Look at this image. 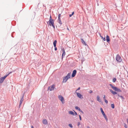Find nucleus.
<instances>
[{"mask_svg": "<svg viewBox=\"0 0 128 128\" xmlns=\"http://www.w3.org/2000/svg\"><path fill=\"white\" fill-rule=\"evenodd\" d=\"M79 117H80V120H81L82 118H81V117L80 116V115H79Z\"/></svg>", "mask_w": 128, "mask_h": 128, "instance_id": "obj_36", "label": "nucleus"}, {"mask_svg": "<svg viewBox=\"0 0 128 128\" xmlns=\"http://www.w3.org/2000/svg\"><path fill=\"white\" fill-rule=\"evenodd\" d=\"M103 99L104 100H106V98L105 95H104V96L103 97Z\"/></svg>", "mask_w": 128, "mask_h": 128, "instance_id": "obj_33", "label": "nucleus"}, {"mask_svg": "<svg viewBox=\"0 0 128 128\" xmlns=\"http://www.w3.org/2000/svg\"><path fill=\"white\" fill-rule=\"evenodd\" d=\"M97 100L99 102H101V100L100 99V96H97Z\"/></svg>", "mask_w": 128, "mask_h": 128, "instance_id": "obj_16", "label": "nucleus"}, {"mask_svg": "<svg viewBox=\"0 0 128 128\" xmlns=\"http://www.w3.org/2000/svg\"><path fill=\"white\" fill-rule=\"evenodd\" d=\"M75 108L76 109V110H78L80 112L83 113V112L82 111V110H81L80 109V108H79L77 106H76L75 107Z\"/></svg>", "mask_w": 128, "mask_h": 128, "instance_id": "obj_11", "label": "nucleus"}, {"mask_svg": "<svg viewBox=\"0 0 128 128\" xmlns=\"http://www.w3.org/2000/svg\"><path fill=\"white\" fill-rule=\"evenodd\" d=\"M76 94L78 98L81 99L82 98H83L82 95L80 93L76 92Z\"/></svg>", "mask_w": 128, "mask_h": 128, "instance_id": "obj_6", "label": "nucleus"}, {"mask_svg": "<svg viewBox=\"0 0 128 128\" xmlns=\"http://www.w3.org/2000/svg\"><path fill=\"white\" fill-rule=\"evenodd\" d=\"M76 70H73L72 73V77H74L76 74Z\"/></svg>", "mask_w": 128, "mask_h": 128, "instance_id": "obj_7", "label": "nucleus"}, {"mask_svg": "<svg viewBox=\"0 0 128 128\" xmlns=\"http://www.w3.org/2000/svg\"><path fill=\"white\" fill-rule=\"evenodd\" d=\"M81 42L82 43V44H84L85 46H86L87 45L86 44V43L84 41V40L82 39H81Z\"/></svg>", "mask_w": 128, "mask_h": 128, "instance_id": "obj_15", "label": "nucleus"}, {"mask_svg": "<svg viewBox=\"0 0 128 128\" xmlns=\"http://www.w3.org/2000/svg\"><path fill=\"white\" fill-rule=\"evenodd\" d=\"M100 36L101 38H102V39L104 41H105L106 40L105 38V37L104 38L102 36Z\"/></svg>", "mask_w": 128, "mask_h": 128, "instance_id": "obj_24", "label": "nucleus"}, {"mask_svg": "<svg viewBox=\"0 0 128 128\" xmlns=\"http://www.w3.org/2000/svg\"><path fill=\"white\" fill-rule=\"evenodd\" d=\"M75 112V114L76 115H77V113L76 112H75V111H74Z\"/></svg>", "mask_w": 128, "mask_h": 128, "instance_id": "obj_44", "label": "nucleus"}, {"mask_svg": "<svg viewBox=\"0 0 128 128\" xmlns=\"http://www.w3.org/2000/svg\"><path fill=\"white\" fill-rule=\"evenodd\" d=\"M55 47V48H54L55 50H57V48L56 47V46L55 47Z\"/></svg>", "mask_w": 128, "mask_h": 128, "instance_id": "obj_37", "label": "nucleus"}, {"mask_svg": "<svg viewBox=\"0 0 128 128\" xmlns=\"http://www.w3.org/2000/svg\"><path fill=\"white\" fill-rule=\"evenodd\" d=\"M23 98H24V96H23L22 97V98H21L20 99V102L19 106H20V105L21 104L22 102L23 101V100H24Z\"/></svg>", "mask_w": 128, "mask_h": 128, "instance_id": "obj_10", "label": "nucleus"}, {"mask_svg": "<svg viewBox=\"0 0 128 128\" xmlns=\"http://www.w3.org/2000/svg\"><path fill=\"white\" fill-rule=\"evenodd\" d=\"M57 41L56 40H55L53 42V44L54 47L56 46Z\"/></svg>", "mask_w": 128, "mask_h": 128, "instance_id": "obj_18", "label": "nucleus"}, {"mask_svg": "<svg viewBox=\"0 0 128 128\" xmlns=\"http://www.w3.org/2000/svg\"><path fill=\"white\" fill-rule=\"evenodd\" d=\"M42 122L43 123L45 124H46L48 123L47 121L46 120L44 119L42 120Z\"/></svg>", "mask_w": 128, "mask_h": 128, "instance_id": "obj_12", "label": "nucleus"}, {"mask_svg": "<svg viewBox=\"0 0 128 128\" xmlns=\"http://www.w3.org/2000/svg\"><path fill=\"white\" fill-rule=\"evenodd\" d=\"M68 78H66V76H65L63 78V80L62 82H66Z\"/></svg>", "mask_w": 128, "mask_h": 128, "instance_id": "obj_9", "label": "nucleus"}, {"mask_svg": "<svg viewBox=\"0 0 128 128\" xmlns=\"http://www.w3.org/2000/svg\"><path fill=\"white\" fill-rule=\"evenodd\" d=\"M106 104H107L108 103V102L107 100H104Z\"/></svg>", "mask_w": 128, "mask_h": 128, "instance_id": "obj_31", "label": "nucleus"}, {"mask_svg": "<svg viewBox=\"0 0 128 128\" xmlns=\"http://www.w3.org/2000/svg\"><path fill=\"white\" fill-rule=\"evenodd\" d=\"M101 112L103 116L105 114L103 111H102Z\"/></svg>", "mask_w": 128, "mask_h": 128, "instance_id": "obj_29", "label": "nucleus"}, {"mask_svg": "<svg viewBox=\"0 0 128 128\" xmlns=\"http://www.w3.org/2000/svg\"><path fill=\"white\" fill-rule=\"evenodd\" d=\"M80 124V122H78V126H79Z\"/></svg>", "mask_w": 128, "mask_h": 128, "instance_id": "obj_38", "label": "nucleus"}, {"mask_svg": "<svg viewBox=\"0 0 128 128\" xmlns=\"http://www.w3.org/2000/svg\"><path fill=\"white\" fill-rule=\"evenodd\" d=\"M110 86L112 87H112H113L114 86H113V85H112V84H110Z\"/></svg>", "mask_w": 128, "mask_h": 128, "instance_id": "obj_35", "label": "nucleus"}, {"mask_svg": "<svg viewBox=\"0 0 128 128\" xmlns=\"http://www.w3.org/2000/svg\"><path fill=\"white\" fill-rule=\"evenodd\" d=\"M100 109L101 112H102V111H103L102 108H100Z\"/></svg>", "mask_w": 128, "mask_h": 128, "instance_id": "obj_40", "label": "nucleus"}, {"mask_svg": "<svg viewBox=\"0 0 128 128\" xmlns=\"http://www.w3.org/2000/svg\"><path fill=\"white\" fill-rule=\"evenodd\" d=\"M31 128H34V127H33V126H31Z\"/></svg>", "mask_w": 128, "mask_h": 128, "instance_id": "obj_45", "label": "nucleus"}, {"mask_svg": "<svg viewBox=\"0 0 128 128\" xmlns=\"http://www.w3.org/2000/svg\"><path fill=\"white\" fill-rule=\"evenodd\" d=\"M106 40L107 42H108L110 41L109 37L107 35L106 36Z\"/></svg>", "mask_w": 128, "mask_h": 128, "instance_id": "obj_14", "label": "nucleus"}, {"mask_svg": "<svg viewBox=\"0 0 128 128\" xmlns=\"http://www.w3.org/2000/svg\"><path fill=\"white\" fill-rule=\"evenodd\" d=\"M112 88L114 90L116 91H118L120 92L121 91L120 89L118 88H117L116 87L114 86L113 87H112Z\"/></svg>", "mask_w": 128, "mask_h": 128, "instance_id": "obj_4", "label": "nucleus"}, {"mask_svg": "<svg viewBox=\"0 0 128 128\" xmlns=\"http://www.w3.org/2000/svg\"><path fill=\"white\" fill-rule=\"evenodd\" d=\"M70 73H68L67 75L66 76V78H67L68 79L70 78Z\"/></svg>", "mask_w": 128, "mask_h": 128, "instance_id": "obj_21", "label": "nucleus"}, {"mask_svg": "<svg viewBox=\"0 0 128 128\" xmlns=\"http://www.w3.org/2000/svg\"><path fill=\"white\" fill-rule=\"evenodd\" d=\"M111 106L112 108H114V104H111Z\"/></svg>", "mask_w": 128, "mask_h": 128, "instance_id": "obj_25", "label": "nucleus"}, {"mask_svg": "<svg viewBox=\"0 0 128 128\" xmlns=\"http://www.w3.org/2000/svg\"><path fill=\"white\" fill-rule=\"evenodd\" d=\"M103 116H104V117L105 118V119H106V121H107L108 120V118L106 116V114H105Z\"/></svg>", "mask_w": 128, "mask_h": 128, "instance_id": "obj_22", "label": "nucleus"}, {"mask_svg": "<svg viewBox=\"0 0 128 128\" xmlns=\"http://www.w3.org/2000/svg\"><path fill=\"white\" fill-rule=\"evenodd\" d=\"M69 126H70V127L72 128V124H69Z\"/></svg>", "mask_w": 128, "mask_h": 128, "instance_id": "obj_28", "label": "nucleus"}, {"mask_svg": "<svg viewBox=\"0 0 128 128\" xmlns=\"http://www.w3.org/2000/svg\"><path fill=\"white\" fill-rule=\"evenodd\" d=\"M61 16V15L60 14H58V18H60V17Z\"/></svg>", "mask_w": 128, "mask_h": 128, "instance_id": "obj_32", "label": "nucleus"}, {"mask_svg": "<svg viewBox=\"0 0 128 128\" xmlns=\"http://www.w3.org/2000/svg\"><path fill=\"white\" fill-rule=\"evenodd\" d=\"M62 51L63 52V53L62 55V58L63 59V57L66 54V53L64 48H63L62 50Z\"/></svg>", "mask_w": 128, "mask_h": 128, "instance_id": "obj_8", "label": "nucleus"}, {"mask_svg": "<svg viewBox=\"0 0 128 128\" xmlns=\"http://www.w3.org/2000/svg\"><path fill=\"white\" fill-rule=\"evenodd\" d=\"M120 97L122 98H123V99L124 98L123 97V96H120Z\"/></svg>", "mask_w": 128, "mask_h": 128, "instance_id": "obj_39", "label": "nucleus"}, {"mask_svg": "<svg viewBox=\"0 0 128 128\" xmlns=\"http://www.w3.org/2000/svg\"><path fill=\"white\" fill-rule=\"evenodd\" d=\"M8 75H9V74L6 76H4L3 77H2V78H4V79L6 78L7 76Z\"/></svg>", "mask_w": 128, "mask_h": 128, "instance_id": "obj_30", "label": "nucleus"}, {"mask_svg": "<svg viewBox=\"0 0 128 128\" xmlns=\"http://www.w3.org/2000/svg\"><path fill=\"white\" fill-rule=\"evenodd\" d=\"M80 89V88L79 87L78 88V89L76 90H79Z\"/></svg>", "mask_w": 128, "mask_h": 128, "instance_id": "obj_43", "label": "nucleus"}, {"mask_svg": "<svg viewBox=\"0 0 128 128\" xmlns=\"http://www.w3.org/2000/svg\"><path fill=\"white\" fill-rule=\"evenodd\" d=\"M4 80V79L2 77L1 78H0V83L2 82Z\"/></svg>", "mask_w": 128, "mask_h": 128, "instance_id": "obj_19", "label": "nucleus"}, {"mask_svg": "<svg viewBox=\"0 0 128 128\" xmlns=\"http://www.w3.org/2000/svg\"><path fill=\"white\" fill-rule=\"evenodd\" d=\"M110 92L114 94H117V92H115L113 91L112 90L110 89Z\"/></svg>", "mask_w": 128, "mask_h": 128, "instance_id": "obj_13", "label": "nucleus"}, {"mask_svg": "<svg viewBox=\"0 0 128 128\" xmlns=\"http://www.w3.org/2000/svg\"><path fill=\"white\" fill-rule=\"evenodd\" d=\"M124 127L125 128H128L127 126L126 125V124H124Z\"/></svg>", "mask_w": 128, "mask_h": 128, "instance_id": "obj_26", "label": "nucleus"}, {"mask_svg": "<svg viewBox=\"0 0 128 128\" xmlns=\"http://www.w3.org/2000/svg\"><path fill=\"white\" fill-rule=\"evenodd\" d=\"M54 88H55L54 85H53L52 86H51V87H49L48 88V89L50 91H51L52 90H54Z\"/></svg>", "mask_w": 128, "mask_h": 128, "instance_id": "obj_5", "label": "nucleus"}, {"mask_svg": "<svg viewBox=\"0 0 128 128\" xmlns=\"http://www.w3.org/2000/svg\"><path fill=\"white\" fill-rule=\"evenodd\" d=\"M58 98L61 101L62 104H64V98L61 95H59L58 96Z\"/></svg>", "mask_w": 128, "mask_h": 128, "instance_id": "obj_1", "label": "nucleus"}, {"mask_svg": "<svg viewBox=\"0 0 128 128\" xmlns=\"http://www.w3.org/2000/svg\"><path fill=\"white\" fill-rule=\"evenodd\" d=\"M54 20L53 19H52V17L51 16H50V20L49 21H52Z\"/></svg>", "mask_w": 128, "mask_h": 128, "instance_id": "obj_27", "label": "nucleus"}, {"mask_svg": "<svg viewBox=\"0 0 128 128\" xmlns=\"http://www.w3.org/2000/svg\"><path fill=\"white\" fill-rule=\"evenodd\" d=\"M58 22L60 24H62V22L60 18H58Z\"/></svg>", "mask_w": 128, "mask_h": 128, "instance_id": "obj_17", "label": "nucleus"}, {"mask_svg": "<svg viewBox=\"0 0 128 128\" xmlns=\"http://www.w3.org/2000/svg\"><path fill=\"white\" fill-rule=\"evenodd\" d=\"M74 14V12H72V15H73V14Z\"/></svg>", "mask_w": 128, "mask_h": 128, "instance_id": "obj_42", "label": "nucleus"}, {"mask_svg": "<svg viewBox=\"0 0 128 128\" xmlns=\"http://www.w3.org/2000/svg\"><path fill=\"white\" fill-rule=\"evenodd\" d=\"M116 60L119 62H121L122 61L121 57L118 54H117L116 57Z\"/></svg>", "mask_w": 128, "mask_h": 128, "instance_id": "obj_2", "label": "nucleus"}, {"mask_svg": "<svg viewBox=\"0 0 128 128\" xmlns=\"http://www.w3.org/2000/svg\"><path fill=\"white\" fill-rule=\"evenodd\" d=\"M116 80V78H113L112 79V81L113 82H115Z\"/></svg>", "mask_w": 128, "mask_h": 128, "instance_id": "obj_23", "label": "nucleus"}, {"mask_svg": "<svg viewBox=\"0 0 128 128\" xmlns=\"http://www.w3.org/2000/svg\"><path fill=\"white\" fill-rule=\"evenodd\" d=\"M48 24L50 26H52L54 28H55L54 20L52 21H49Z\"/></svg>", "mask_w": 128, "mask_h": 128, "instance_id": "obj_3", "label": "nucleus"}, {"mask_svg": "<svg viewBox=\"0 0 128 128\" xmlns=\"http://www.w3.org/2000/svg\"><path fill=\"white\" fill-rule=\"evenodd\" d=\"M68 112H69V114H70L73 115H74V113L72 111H69Z\"/></svg>", "mask_w": 128, "mask_h": 128, "instance_id": "obj_20", "label": "nucleus"}, {"mask_svg": "<svg viewBox=\"0 0 128 128\" xmlns=\"http://www.w3.org/2000/svg\"><path fill=\"white\" fill-rule=\"evenodd\" d=\"M72 14H70L69 16L70 17H71L72 16Z\"/></svg>", "mask_w": 128, "mask_h": 128, "instance_id": "obj_41", "label": "nucleus"}, {"mask_svg": "<svg viewBox=\"0 0 128 128\" xmlns=\"http://www.w3.org/2000/svg\"><path fill=\"white\" fill-rule=\"evenodd\" d=\"M67 29H68V30H69V29H68V28H67Z\"/></svg>", "mask_w": 128, "mask_h": 128, "instance_id": "obj_46", "label": "nucleus"}, {"mask_svg": "<svg viewBox=\"0 0 128 128\" xmlns=\"http://www.w3.org/2000/svg\"><path fill=\"white\" fill-rule=\"evenodd\" d=\"M89 92L90 93H91L92 92V91L91 90H90V92Z\"/></svg>", "mask_w": 128, "mask_h": 128, "instance_id": "obj_34", "label": "nucleus"}]
</instances>
